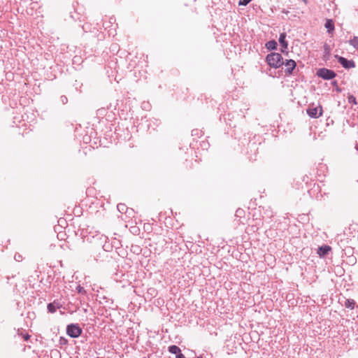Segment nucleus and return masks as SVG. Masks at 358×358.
<instances>
[{"label":"nucleus","mask_w":358,"mask_h":358,"mask_svg":"<svg viewBox=\"0 0 358 358\" xmlns=\"http://www.w3.org/2000/svg\"><path fill=\"white\" fill-rule=\"evenodd\" d=\"M266 61L271 67L274 69H278L284 64L282 57L277 52L268 54L266 57Z\"/></svg>","instance_id":"1"},{"label":"nucleus","mask_w":358,"mask_h":358,"mask_svg":"<svg viewBox=\"0 0 358 358\" xmlns=\"http://www.w3.org/2000/svg\"><path fill=\"white\" fill-rule=\"evenodd\" d=\"M66 332L71 337L77 338L81 334L82 329L77 324H70L67 326Z\"/></svg>","instance_id":"2"},{"label":"nucleus","mask_w":358,"mask_h":358,"mask_svg":"<svg viewBox=\"0 0 358 358\" xmlns=\"http://www.w3.org/2000/svg\"><path fill=\"white\" fill-rule=\"evenodd\" d=\"M317 76L324 79L329 80L334 78L336 76V73L331 70L323 68L320 69L317 71Z\"/></svg>","instance_id":"3"},{"label":"nucleus","mask_w":358,"mask_h":358,"mask_svg":"<svg viewBox=\"0 0 358 358\" xmlns=\"http://www.w3.org/2000/svg\"><path fill=\"white\" fill-rule=\"evenodd\" d=\"M323 110L321 106L317 107H309L307 109L308 115L313 118H318L322 115Z\"/></svg>","instance_id":"4"},{"label":"nucleus","mask_w":358,"mask_h":358,"mask_svg":"<svg viewBox=\"0 0 358 358\" xmlns=\"http://www.w3.org/2000/svg\"><path fill=\"white\" fill-rule=\"evenodd\" d=\"M337 59L338 62L346 69H350L355 66V62L352 60H348L345 58L343 57H339L338 55L335 56Z\"/></svg>","instance_id":"5"},{"label":"nucleus","mask_w":358,"mask_h":358,"mask_svg":"<svg viewBox=\"0 0 358 358\" xmlns=\"http://www.w3.org/2000/svg\"><path fill=\"white\" fill-rule=\"evenodd\" d=\"M358 231L356 229V227L353 224H350L348 228H345L344 230V234L347 236V238H350L351 237H355Z\"/></svg>","instance_id":"6"},{"label":"nucleus","mask_w":358,"mask_h":358,"mask_svg":"<svg viewBox=\"0 0 358 358\" xmlns=\"http://www.w3.org/2000/svg\"><path fill=\"white\" fill-rule=\"evenodd\" d=\"M285 64L286 67L285 72L289 74H291L292 73L293 70L295 69L296 66L295 61L292 59L287 60Z\"/></svg>","instance_id":"7"},{"label":"nucleus","mask_w":358,"mask_h":358,"mask_svg":"<svg viewBox=\"0 0 358 358\" xmlns=\"http://www.w3.org/2000/svg\"><path fill=\"white\" fill-rule=\"evenodd\" d=\"M331 250V248L329 245H323L319 248L317 254L320 257H322L325 256L329 251Z\"/></svg>","instance_id":"8"},{"label":"nucleus","mask_w":358,"mask_h":358,"mask_svg":"<svg viewBox=\"0 0 358 358\" xmlns=\"http://www.w3.org/2000/svg\"><path fill=\"white\" fill-rule=\"evenodd\" d=\"M285 38H286L285 33L280 34V38H279V42L283 48L287 49L288 44H287V41H285Z\"/></svg>","instance_id":"9"},{"label":"nucleus","mask_w":358,"mask_h":358,"mask_svg":"<svg viewBox=\"0 0 358 358\" xmlns=\"http://www.w3.org/2000/svg\"><path fill=\"white\" fill-rule=\"evenodd\" d=\"M325 27L327 29L329 33H331L334 29V24L331 20H327L325 23Z\"/></svg>","instance_id":"10"},{"label":"nucleus","mask_w":358,"mask_h":358,"mask_svg":"<svg viewBox=\"0 0 358 358\" xmlns=\"http://www.w3.org/2000/svg\"><path fill=\"white\" fill-rule=\"evenodd\" d=\"M169 351L172 354H176L177 355L181 354L180 349L176 345H171L169 347Z\"/></svg>","instance_id":"11"},{"label":"nucleus","mask_w":358,"mask_h":358,"mask_svg":"<svg viewBox=\"0 0 358 358\" xmlns=\"http://www.w3.org/2000/svg\"><path fill=\"white\" fill-rule=\"evenodd\" d=\"M266 47L268 50H275L277 48V43L275 41H270L266 43Z\"/></svg>","instance_id":"12"},{"label":"nucleus","mask_w":358,"mask_h":358,"mask_svg":"<svg viewBox=\"0 0 358 358\" xmlns=\"http://www.w3.org/2000/svg\"><path fill=\"white\" fill-rule=\"evenodd\" d=\"M350 43L355 48H358V36H354L353 38L350 41Z\"/></svg>","instance_id":"13"},{"label":"nucleus","mask_w":358,"mask_h":358,"mask_svg":"<svg viewBox=\"0 0 358 358\" xmlns=\"http://www.w3.org/2000/svg\"><path fill=\"white\" fill-rule=\"evenodd\" d=\"M348 100L350 103L354 105L357 104L356 98L353 95H348Z\"/></svg>","instance_id":"14"},{"label":"nucleus","mask_w":358,"mask_h":358,"mask_svg":"<svg viewBox=\"0 0 358 358\" xmlns=\"http://www.w3.org/2000/svg\"><path fill=\"white\" fill-rule=\"evenodd\" d=\"M48 310L50 313H55L56 311V307L54 303H49L48 305Z\"/></svg>","instance_id":"15"},{"label":"nucleus","mask_w":358,"mask_h":358,"mask_svg":"<svg viewBox=\"0 0 358 358\" xmlns=\"http://www.w3.org/2000/svg\"><path fill=\"white\" fill-rule=\"evenodd\" d=\"M76 289L78 291V293L80 294H86V291L85 290V289L81 287L80 285H78L77 287H76Z\"/></svg>","instance_id":"16"},{"label":"nucleus","mask_w":358,"mask_h":358,"mask_svg":"<svg viewBox=\"0 0 358 358\" xmlns=\"http://www.w3.org/2000/svg\"><path fill=\"white\" fill-rule=\"evenodd\" d=\"M252 0H239L238 4L240 6H246L248 5Z\"/></svg>","instance_id":"17"},{"label":"nucleus","mask_w":358,"mask_h":358,"mask_svg":"<svg viewBox=\"0 0 358 358\" xmlns=\"http://www.w3.org/2000/svg\"><path fill=\"white\" fill-rule=\"evenodd\" d=\"M23 338H24V339L25 341H27V340H29V339L30 336H29V334H25V335H24V336H23Z\"/></svg>","instance_id":"18"},{"label":"nucleus","mask_w":358,"mask_h":358,"mask_svg":"<svg viewBox=\"0 0 358 358\" xmlns=\"http://www.w3.org/2000/svg\"><path fill=\"white\" fill-rule=\"evenodd\" d=\"M176 358H185V356L181 353L176 356Z\"/></svg>","instance_id":"19"},{"label":"nucleus","mask_w":358,"mask_h":358,"mask_svg":"<svg viewBox=\"0 0 358 358\" xmlns=\"http://www.w3.org/2000/svg\"><path fill=\"white\" fill-rule=\"evenodd\" d=\"M20 257H20V255H18V257H17H17H15V260H17V261H19Z\"/></svg>","instance_id":"20"},{"label":"nucleus","mask_w":358,"mask_h":358,"mask_svg":"<svg viewBox=\"0 0 358 358\" xmlns=\"http://www.w3.org/2000/svg\"><path fill=\"white\" fill-rule=\"evenodd\" d=\"M20 257H20V255H18V257H17H17H15V260H17V261H19Z\"/></svg>","instance_id":"21"},{"label":"nucleus","mask_w":358,"mask_h":358,"mask_svg":"<svg viewBox=\"0 0 358 358\" xmlns=\"http://www.w3.org/2000/svg\"><path fill=\"white\" fill-rule=\"evenodd\" d=\"M20 257H20V255H18V257H17H17H15V260H17V261H19Z\"/></svg>","instance_id":"22"},{"label":"nucleus","mask_w":358,"mask_h":358,"mask_svg":"<svg viewBox=\"0 0 358 358\" xmlns=\"http://www.w3.org/2000/svg\"><path fill=\"white\" fill-rule=\"evenodd\" d=\"M20 257H20V255H18V257H17H17H15V260H17V261H19Z\"/></svg>","instance_id":"23"},{"label":"nucleus","mask_w":358,"mask_h":358,"mask_svg":"<svg viewBox=\"0 0 358 358\" xmlns=\"http://www.w3.org/2000/svg\"><path fill=\"white\" fill-rule=\"evenodd\" d=\"M20 257H20V255H18V257H17H17H15V260H17V261H19Z\"/></svg>","instance_id":"24"},{"label":"nucleus","mask_w":358,"mask_h":358,"mask_svg":"<svg viewBox=\"0 0 358 358\" xmlns=\"http://www.w3.org/2000/svg\"><path fill=\"white\" fill-rule=\"evenodd\" d=\"M324 47H325L326 50H328L327 45H325Z\"/></svg>","instance_id":"25"},{"label":"nucleus","mask_w":358,"mask_h":358,"mask_svg":"<svg viewBox=\"0 0 358 358\" xmlns=\"http://www.w3.org/2000/svg\"><path fill=\"white\" fill-rule=\"evenodd\" d=\"M303 1H305V2L306 1V0H303Z\"/></svg>","instance_id":"26"},{"label":"nucleus","mask_w":358,"mask_h":358,"mask_svg":"<svg viewBox=\"0 0 358 358\" xmlns=\"http://www.w3.org/2000/svg\"><path fill=\"white\" fill-rule=\"evenodd\" d=\"M197 358H201V357H197Z\"/></svg>","instance_id":"27"}]
</instances>
